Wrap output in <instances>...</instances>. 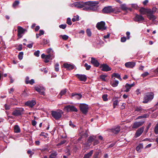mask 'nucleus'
Returning <instances> with one entry per match:
<instances>
[{
  "label": "nucleus",
  "mask_w": 158,
  "mask_h": 158,
  "mask_svg": "<svg viewBox=\"0 0 158 158\" xmlns=\"http://www.w3.org/2000/svg\"><path fill=\"white\" fill-rule=\"evenodd\" d=\"M98 1H89L84 2H76L72 4H70V6L75 7L79 8H83V10L86 11H95L98 9Z\"/></svg>",
  "instance_id": "obj_1"
},
{
  "label": "nucleus",
  "mask_w": 158,
  "mask_h": 158,
  "mask_svg": "<svg viewBox=\"0 0 158 158\" xmlns=\"http://www.w3.org/2000/svg\"><path fill=\"white\" fill-rule=\"evenodd\" d=\"M63 112L62 110H59L57 111H52L51 114L52 116L56 120L59 119L62 117Z\"/></svg>",
  "instance_id": "obj_2"
},
{
  "label": "nucleus",
  "mask_w": 158,
  "mask_h": 158,
  "mask_svg": "<svg viewBox=\"0 0 158 158\" xmlns=\"http://www.w3.org/2000/svg\"><path fill=\"white\" fill-rule=\"evenodd\" d=\"M154 95L153 93L152 92L146 94L144 97L143 102L144 103H146L151 101L153 98Z\"/></svg>",
  "instance_id": "obj_3"
},
{
  "label": "nucleus",
  "mask_w": 158,
  "mask_h": 158,
  "mask_svg": "<svg viewBox=\"0 0 158 158\" xmlns=\"http://www.w3.org/2000/svg\"><path fill=\"white\" fill-rule=\"evenodd\" d=\"M24 111V109L23 108H16L12 113V114L15 116H18L23 114Z\"/></svg>",
  "instance_id": "obj_4"
},
{
  "label": "nucleus",
  "mask_w": 158,
  "mask_h": 158,
  "mask_svg": "<svg viewBox=\"0 0 158 158\" xmlns=\"http://www.w3.org/2000/svg\"><path fill=\"white\" fill-rule=\"evenodd\" d=\"M81 111L84 114H86L88 112L89 106L88 105L84 104H81L79 106Z\"/></svg>",
  "instance_id": "obj_5"
},
{
  "label": "nucleus",
  "mask_w": 158,
  "mask_h": 158,
  "mask_svg": "<svg viewBox=\"0 0 158 158\" xmlns=\"http://www.w3.org/2000/svg\"><path fill=\"white\" fill-rule=\"evenodd\" d=\"M64 110L68 112L70 111L77 112L78 111L77 108L74 106L70 105L64 106Z\"/></svg>",
  "instance_id": "obj_6"
},
{
  "label": "nucleus",
  "mask_w": 158,
  "mask_h": 158,
  "mask_svg": "<svg viewBox=\"0 0 158 158\" xmlns=\"http://www.w3.org/2000/svg\"><path fill=\"white\" fill-rule=\"evenodd\" d=\"M35 89L40 94L45 95V89L42 86L40 85H36L35 87Z\"/></svg>",
  "instance_id": "obj_7"
},
{
  "label": "nucleus",
  "mask_w": 158,
  "mask_h": 158,
  "mask_svg": "<svg viewBox=\"0 0 158 158\" xmlns=\"http://www.w3.org/2000/svg\"><path fill=\"white\" fill-rule=\"evenodd\" d=\"M114 9L112 8L110 6H108L105 7L102 10L103 13H108L113 12L114 11Z\"/></svg>",
  "instance_id": "obj_8"
},
{
  "label": "nucleus",
  "mask_w": 158,
  "mask_h": 158,
  "mask_svg": "<svg viewBox=\"0 0 158 158\" xmlns=\"http://www.w3.org/2000/svg\"><path fill=\"white\" fill-rule=\"evenodd\" d=\"M105 23L103 21H101L98 23L96 25V27L98 30H105L106 29V27H105Z\"/></svg>",
  "instance_id": "obj_9"
},
{
  "label": "nucleus",
  "mask_w": 158,
  "mask_h": 158,
  "mask_svg": "<svg viewBox=\"0 0 158 158\" xmlns=\"http://www.w3.org/2000/svg\"><path fill=\"white\" fill-rule=\"evenodd\" d=\"M36 104L35 100H29L25 103V105L29 107L30 108H32Z\"/></svg>",
  "instance_id": "obj_10"
},
{
  "label": "nucleus",
  "mask_w": 158,
  "mask_h": 158,
  "mask_svg": "<svg viewBox=\"0 0 158 158\" xmlns=\"http://www.w3.org/2000/svg\"><path fill=\"white\" fill-rule=\"evenodd\" d=\"M26 31L25 29L20 26H18V36L19 38H21L22 37L23 34Z\"/></svg>",
  "instance_id": "obj_11"
},
{
  "label": "nucleus",
  "mask_w": 158,
  "mask_h": 158,
  "mask_svg": "<svg viewBox=\"0 0 158 158\" xmlns=\"http://www.w3.org/2000/svg\"><path fill=\"white\" fill-rule=\"evenodd\" d=\"M134 21L139 23L144 20V19L142 15L136 14L133 19Z\"/></svg>",
  "instance_id": "obj_12"
},
{
  "label": "nucleus",
  "mask_w": 158,
  "mask_h": 158,
  "mask_svg": "<svg viewBox=\"0 0 158 158\" xmlns=\"http://www.w3.org/2000/svg\"><path fill=\"white\" fill-rule=\"evenodd\" d=\"M144 129L143 127H141L138 129L136 131L135 135V138H136L139 136L143 133Z\"/></svg>",
  "instance_id": "obj_13"
},
{
  "label": "nucleus",
  "mask_w": 158,
  "mask_h": 158,
  "mask_svg": "<svg viewBox=\"0 0 158 158\" xmlns=\"http://www.w3.org/2000/svg\"><path fill=\"white\" fill-rule=\"evenodd\" d=\"M144 123V120H142L139 122H135L133 124L132 128H137L142 125Z\"/></svg>",
  "instance_id": "obj_14"
},
{
  "label": "nucleus",
  "mask_w": 158,
  "mask_h": 158,
  "mask_svg": "<svg viewBox=\"0 0 158 158\" xmlns=\"http://www.w3.org/2000/svg\"><path fill=\"white\" fill-rule=\"evenodd\" d=\"M154 13H152L151 11V9L148 12L147 14V17L150 20L152 21H154L156 19V17L155 15H153Z\"/></svg>",
  "instance_id": "obj_15"
},
{
  "label": "nucleus",
  "mask_w": 158,
  "mask_h": 158,
  "mask_svg": "<svg viewBox=\"0 0 158 158\" xmlns=\"http://www.w3.org/2000/svg\"><path fill=\"white\" fill-rule=\"evenodd\" d=\"M63 66L67 70H72L74 68V66L73 65L68 63H64L63 64Z\"/></svg>",
  "instance_id": "obj_16"
},
{
  "label": "nucleus",
  "mask_w": 158,
  "mask_h": 158,
  "mask_svg": "<svg viewBox=\"0 0 158 158\" xmlns=\"http://www.w3.org/2000/svg\"><path fill=\"white\" fill-rule=\"evenodd\" d=\"M75 76L80 81H85L86 80L87 77L85 75L76 74Z\"/></svg>",
  "instance_id": "obj_17"
},
{
  "label": "nucleus",
  "mask_w": 158,
  "mask_h": 158,
  "mask_svg": "<svg viewBox=\"0 0 158 158\" xmlns=\"http://www.w3.org/2000/svg\"><path fill=\"white\" fill-rule=\"evenodd\" d=\"M100 68L103 71H108L111 70V69L107 64H104L101 65Z\"/></svg>",
  "instance_id": "obj_18"
},
{
  "label": "nucleus",
  "mask_w": 158,
  "mask_h": 158,
  "mask_svg": "<svg viewBox=\"0 0 158 158\" xmlns=\"http://www.w3.org/2000/svg\"><path fill=\"white\" fill-rule=\"evenodd\" d=\"M150 10V9H146L143 7H142L140 9L139 11L140 13L142 15H147Z\"/></svg>",
  "instance_id": "obj_19"
},
{
  "label": "nucleus",
  "mask_w": 158,
  "mask_h": 158,
  "mask_svg": "<svg viewBox=\"0 0 158 158\" xmlns=\"http://www.w3.org/2000/svg\"><path fill=\"white\" fill-rule=\"evenodd\" d=\"M143 110L141 106H138L135 107V110L133 112V114L136 115L138 114V113H140L143 112Z\"/></svg>",
  "instance_id": "obj_20"
},
{
  "label": "nucleus",
  "mask_w": 158,
  "mask_h": 158,
  "mask_svg": "<svg viewBox=\"0 0 158 158\" xmlns=\"http://www.w3.org/2000/svg\"><path fill=\"white\" fill-rule=\"evenodd\" d=\"M101 156L102 152L100 150H98L94 153L93 157V158H100Z\"/></svg>",
  "instance_id": "obj_21"
},
{
  "label": "nucleus",
  "mask_w": 158,
  "mask_h": 158,
  "mask_svg": "<svg viewBox=\"0 0 158 158\" xmlns=\"http://www.w3.org/2000/svg\"><path fill=\"white\" fill-rule=\"evenodd\" d=\"M82 95L80 94H77L76 93H73L72 94V98L79 99L81 98Z\"/></svg>",
  "instance_id": "obj_22"
},
{
  "label": "nucleus",
  "mask_w": 158,
  "mask_h": 158,
  "mask_svg": "<svg viewBox=\"0 0 158 158\" xmlns=\"http://www.w3.org/2000/svg\"><path fill=\"white\" fill-rule=\"evenodd\" d=\"M120 130V127L118 126L115 127L111 129V131L114 134L118 133Z\"/></svg>",
  "instance_id": "obj_23"
},
{
  "label": "nucleus",
  "mask_w": 158,
  "mask_h": 158,
  "mask_svg": "<svg viewBox=\"0 0 158 158\" xmlns=\"http://www.w3.org/2000/svg\"><path fill=\"white\" fill-rule=\"evenodd\" d=\"M96 138V136H90L87 140V143L88 145H90V143L93 141H94Z\"/></svg>",
  "instance_id": "obj_24"
},
{
  "label": "nucleus",
  "mask_w": 158,
  "mask_h": 158,
  "mask_svg": "<svg viewBox=\"0 0 158 158\" xmlns=\"http://www.w3.org/2000/svg\"><path fill=\"white\" fill-rule=\"evenodd\" d=\"M134 85V83L131 84H129L128 83H127L125 86L126 89L124 90V91L126 92H128L129 91L131 88Z\"/></svg>",
  "instance_id": "obj_25"
},
{
  "label": "nucleus",
  "mask_w": 158,
  "mask_h": 158,
  "mask_svg": "<svg viewBox=\"0 0 158 158\" xmlns=\"http://www.w3.org/2000/svg\"><path fill=\"white\" fill-rule=\"evenodd\" d=\"M91 62L95 66L98 67L99 65V63L98 61L94 58H92L91 60Z\"/></svg>",
  "instance_id": "obj_26"
},
{
  "label": "nucleus",
  "mask_w": 158,
  "mask_h": 158,
  "mask_svg": "<svg viewBox=\"0 0 158 158\" xmlns=\"http://www.w3.org/2000/svg\"><path fill=\"white\" fill-rule=\"evenodd\" d=\"M126 67L128 68H133L135 65V64L133 62H128L125 64Z\"/></svg>",
  "instance_id": "obj_27"
},
{
  "label": "nucleus",
  "mask_w": 158,
  "mask_h": 158,
  "mask_svg": "<svg viewBox=\"0 0 158 158\" xmlns=\"http://www.w3.org/2000/svg\"><path fill=\"white\" fill-rule=\"evenodd\" d=\"M93 151L92 150L89 152L85 154L83 158H90L93 153Z\"/></svg>",
  "instance_id": "obj_28"
},
{
  "label": "nucleus",
  "mask_w": 158,
  "mask_h": 158,
  "mask_svg": "<svg viewBox=\"0 0 158 158\" xmlns=\"http://www.w3.org/2000/svg\"><path fill=\"white\" fill-rule=\"evenodd\" d=\"M14 132L16 133H19L20 132V129L19 126L18 125H15L14 127Z\"/></svg>",
  "instance_id": "obj_29"
},
{
  "label": "nucleus",
  "mask_w": 158,
  "mask_h": 158,
  "mask_svg": "<svg viewBox=\"0 0 158 158\" xmlns=\"http://www.w3.org/2000/svg\"><path fill=\"white\" fill-rule=\"evenodd\" d=\"M54 58V54H50L46 55L45 59H46L49 60H52Z\"/></svg>",
  "instance_id": "obj_30"
},
{
  "label": "nucleus",
  "mask_w": 158,
  "mask_h": 158,
  "mask_svg": "<svg viewBox=\"0 0 158 158\" xmlns=\"http://www.w3.org/2000/svg\"><path fill=\"white\" fill-rule=\"evenodd\" d=\"M66 92V89H64L62 90L60 93L58 95V97L59 98H61V96L65 94V93Z\"/></svg>",
  "instance_id": "obj_31"
},
{
  "label": "nucleus",
  "mask_w": 158,
  "mask_h": 158,
  "mask_svg": "<svg viewBox=\"0 0 158 158\" xmlns=\"http://www.w3.org/2000/svg\"><path fill=\"white\" fill-rule=\"evenodd\" d=\"M113 81L114 82L112 83V85L114 87L117 86L119 83L118 81L115 80V78L113 79Z\"/></svg>",
  "instance_id": "obj_32"
},
{
  "label": "nucleus",
  "mask_w": 158,
  "mask_h": 158,
  "mask_svg": "<svg viewBox=\"0 0 158 158\" xmlns=\"http://www.w3.org/2000/svg\"><path fill=\"white\" fill-rule=\"evenodd\" d=\"M57 154L56 152H54L52 153L50 155L49 158H56Z\"/></svg>",
  "instance_id": "obj_33"
},
{
  "label": "nucleus",
  "mask_w": 158,
  "mask_h": 158,
  "mask_svg": "<svg viewBox=\"0 0 158 158\" xmlns=\"http://www.w3.org/2000/svg\"><path fill=\"white\" fill-rule=\"evenodd\" d=\"M107 75L106 74H102L100 76V78L103 81H106V78L107 77Z\"/></svg>",
  "instance_id": "obj_34"
},
{
  "label": "nucleus",
  "mask_w": 158,
  "mask_h": 158,
  "mask_svg": "<svg viewBox=\"0 0 158 158\" xmlns=\"http://www.w3.org/2000/svg\"><path fill=\"white\" fill-rule=\"evenodd\" d=\"M112 78L114 77H115L120 80H122V79L120 77V75H119V74L118 73H113L112 74Z\"/></svg>",
  "instance_id": "obj_35"
},
{
  "label": "nucleus",
  "mask_w": 158,
  "mask_h": 158,
  "mask_svg": "<svg viewBox=\"0 0 158 158\" xmlns=\"http://www.w3.org/2000/svg\"><path fill=\"white\" fill-rule=\"evenodd\" d=\"M149 115L147 114H144L140 116H138L137 118L136 119H139L142 118H146L147 117H148Z\"/></svg>",
  "instance_id": "obj_36"
},
{
  "label": "nucleus",
  "mask_w": 158,
  "mask_h": 158,
  "mask_svg": "<svg viewBox=\"0 0 158 158\" xmlns=\"http://www.w3.org/2000/svg\"><path fill=\"white\" fill-rule=\"evenodd\" d=\"M121 9L123 10H127V7L125 4H122L120 5Z\"/></svg>",
  "instance_id": "obj_37"
},
{
  "label": "nucleus",
  "mask_w": 158,
  "mask_h": 158,
  "mask_svg": "<svg viewBox=\"0 0 158 158\" xmlns=\"http://www.w3.org/2000/svg\"><path fill=\"white\" fill-rule=\"evenodd\" d=\"M79 17L78 15H77L76 16H75L72 19V21L73 22H75L77 21H78L79 20Z\"/></svg>",
  "instance_id": "obj_38"
},
{
  "label": "nucleus",
  "mask_w": 158,
  "mask_h": 158,
  "mask_svg": "<svg viewBox=\"0 0 158 158\" xmlns=\"http://www.w3.org/2000/svg\"><path fill=\"white\" fill-rule=\"evenodd\" d=\"M154 131L155 134H158V123L156 125Z\"/></svg>",
  "instance_id": "obj_39"
},
{
  "label": "nucleus",
  "mask_w": 158,
  "mask_h": 158,
  "mask_svg": "<svg viewBox=\"0 0 158 158\" xmlns=\"http://www.w3.org/2000/svg\"><path fill=\"white\" fill-rule=\"evenodd\" d=\"M151 11L152 13H155L156 12H158V9L155 7H153L152 10L151 9Z\"/></svg>",
  "instance_id": "obj_40"
},
{
  "label": "nucleus",
  "mask_w": 158,
  "mask_h": 158,
  "mask_svg": "<svg viewBox=\"0 0 158 158\" xmlns=\"http://www.w3.org/2000/svg\"><path fill=\"white\" fill-rule=\"evenodd\" d=\"M35 83L34 80L33 79H31V80H27L26 81V83L27 84H30L31 85H33Z\"/></svg>",
  "instance_id": "obj_41"
},
{
  "label": "nucleus",
  "mask_w": 158,
  "mask_h": 158,
  "mask_svg": "<svg viewBox=\"0 0 158 158\" xmlns=\"http://www.w3.org/2000/svg\"><path fill=\"white\" fill-rule=\"evenodd\" d=\"M23 52H20L19 53L18 56V58L20 60H21L23 58Z\"/></svg>",
  "instance_id": "obj_42"
},
{
  "label": "nucleus",
  "mask_w": 158,
  "mask_h": 158,
  "mask_svg": "<svg viewBox=\"0 0 158 158\" xmlns=\"http://www.w3.org/2000/svg\"><path fill=\"white\" fill-rule=\"evenodd\" d=\"M46 52L48 54H52V53L53 52V51L51 48H48L47 49L46 51Z\"/></svg>",
  "instance_id": "obj_43"
},
{
  "label": "nucleus",
  "mask_w": 158,
  "mask_h": 158,
  "mask_svg": "<svg viewBox=\"0 0 158 158\" xmlns=\"http://www.w3.org/2000/svg\"><path fill=\"white\" fill-rule=\"evenodd\" d=\"M19 3V2L18 1H15L13 4V6L14 7H15L16 6H17Z\"/></svg>",
  "instance_id": "obj_44"
},
{
  "label": "nucleus",
  "mask_w": 158,
  "mask_h": 158,
  "mask_svg": "<svg viewBox=\"0 0 158 158\" xmlns=\"http://www.w3.org/2000/svg\"><path fill=\"white\" fill-rule=\"evenodd\" d=\"M149 75V73L147 72H145L143 73L141 75V76L143 78H144Z\"/></svg>",
  "instance_id": "obj_45"
},
{
  "label": "nucleus",
  "mask_w": 158,
  "mask_h": 158,
  "mask_svg": "<svg viewBox=\"0 0 158 158\" xmlns=\"http://www.w3.org/2000/svg\"><path fill=\"white\" fill-rule=\"evenodd\" d=\"M60 37H62V39L64 40H66L68 39V36L66 35H60Z\"/></svg>",
  "instance_id": "obj_46"
},
{
  "label": "nucleus",
  "mask_w": 158,
  "mask_h": 158,
  "mask_svg": "<svg viewBox=\"0 0 158 158\" xmlns=\"http://www.w3.org/2000/svg\"><path fill=\"white\" fill-rule=\"evenodd\" d=\"M59 64L58 63H56L55 65V70L56 71L58 72L59 70Z\"/></svg>",
  "instance_id": "obj_47"
},
{
  "label": "nucleus",
  "mask_w": 158,
  "mask_h": 158,
  "mask_svg": "<svg viewBox=\"0 0 158 158\" xmlns=\"http://www.w3.org/2000/svg\"><path fill=\"white\" fill-rule=\"evenodd\" d=\"M102 98L104 101H106L108 100L107 95V94H104L102 96Z\"/></svg>",
  "instance_id": "obj_48"
},
{
  "label": "nucleus",
  "mask_w": 158,
  "mask_h": 158,
  "mask_svg": "<svg viewBox=\"0 0 158 158\" xmlns=\"http://www.w3.org/2000/svg\"><path fill=\"white\" fill-rule=\"evenodd\" d=\"M84 66L86 67V69L87 70H89L91 67L90 65H88L87 63H85L84 64Z\"/></svg>",
  "instance_id": "obj_49"
},
{
  "label": "nucleus",
  "mask_w": 158,
  "mask_h": 158,
  "mask_svg": "<svg viewBox=\"0 0 158 158\" xmlns=\"http://www.w3.org/2000/svg\"><path fill=\"white\" fill-rule=\"evenodd\" d=\"M132 7L135 9H137L138 8V5L136 4H131Z\"/></svg>",
  "instance_id": "obj_50"
},
{
  "label": "nucleus",
  "mask_w": 158,
  "mask_h": 158,
  "mask_svg": "<svg viewBox=\"0 0 158 158\" xmlns=\"http://www.w3.org/2000/svg\"><path fill=\"white\" fill-rule=\"evenodd\" d=\"M118 101L117 100H115L113 102V106L114 108H115V107L118 105Z\"/></svg>",
  "instance_id": "obj_51"
},
{
  "label": "nucleus",
  "mask_w": 158,
  "mask_h": 158,
  "mask_svg": "<svg viewBox=\"0 0 158 158\" xmlns=\"http://www.w3.org/2000/svg\"><path fill=\"white\" fill-rule=\"evenodd\" d=\"M86 33L89 36H90L91 35V32L89 29H87L86 30Z\"/></svg>",
  "instance_id": "obj_52"
},
{
  "label": "nucleus",
  "mask_w": 158,
  "mask_h": 158,
  "mask_svg": "<svg viewBox=\"0 0 158 158\" xmlns=\"http://www.w3.org/2000/svg\"><path fill=\"white\" fill-rule=\"evenodd\" d=\"M67 23L69 25H71L72 23L71 21V20L70 18H68L67 19Z\"/></svg>",
  "instance_id": "obj_53"
},
{
  "label": "nucleus",
  "mask_w": 158,
  "mask_h": 158,
  "mask_svg": "<svg viewBox=\"0 0 158 158\" xmlns=\"http://www.w3.org/2000/svg\"><path fill=\"white\" fill-rule=\"evenodd\" d=\"M40 51L39 50H37L34 53V55L35 56L37 57H39V54Z\"/></svg>",
  "instance_id": "obj_54"
},
{
  "label": "nucleus",
  "mask_w": 158,
  "mask_h": 158,
  "mask_svg": "<svg viewBox=\"0 0 158 158\" xmlns=\"http://www.w3.org/2000/svg\"><path fill=\"white\" fill-rule=\"evenodd\" d=\"M59 27L60 28L64 29L66 27V25L65 24H61L60 25Z\"/></svg>",
  "instance_id": "obj_55"
},
{
  "label": "nucleus",
  "mask_w": 158,
  "mask_h": 158,
  "mask_svg": "<svg viewBox=\"0 0 158 158\" xmlns=\"http://www.w3.org/2000/svg\"><path fill=\"white\" fill-rule=\"evenodd\" d=\"M69 126L73 128H74L76 127V126L74 125L71 121H69Z\"/></svg>",
  "instance_id": "obj_56"
},
{
  "label": "nucleus",
  "mask_w": 158,
  "mask_h": 158,
  "mask_svg": "<svg viewBox=\"0 0 158 158\" xmlns=\"http://www.w3.org/2000/svg\"><path fill=\"white\" fill-rule=\"evenodd\" d=\"M17 49L18 51H21L22 49V44H19Z\"/></svg>",
  "instance_id": "obj_57"
},
{
  "label": "nucleus",
  "mask_w": 158,
  "mask_h": 158,
  "mask_svg": "<svg viewBox=\"0 0 158 158\" xmlns=\"http://www.w3.org/2000/svg\"><path fill=\"white\" fill-rule=\"evenodd\" d=\"M126 34L127 36V39L129 40L130 38V32L129 31H127L126 32Z\"/></svg>",
  "instance_id": "obj_58"
},
{
  "label": "nucleus",
  "mask_w": 158,
  "mask_h": 158,
  "mask_svg": "<svg viewBox=\"0 0 158 158\" xmlns=\"http://www.w3.org/2000/svg\"><path fill=\"white\" fill-rule=\"evenodd\" d=\"M143 146L142 143H140L136 147V148H143Z\"/></svg>",
  "instance_id": "obj_59"
},
{
  "label": "nucleus",
  "mask_w": 158,
  "mask_h": 158,
  "mask_svg": "<svg viewBox=\"0 0 158 158\" xmlns=\"http://www.w3.org/2000/svg\"><path fill=\"white\" fill-rule=\"evenodd\" d=\"M126 40V38L125 37H121V41L122 42H124Z\"/></svg>",
  "instance_id": "obj_60"
},
{
  "label": "nucleus",
  "mask_w": 158,
  "mask_h": 158,
  "mask_svg": "<svg viewBox=\"0 0 158 158\" xmlns=\"http://www.w3.org/2000/svg\"><path fill=\"white\" fill-rule=\"evenodd\" d=\"M99 143L98 141L96 139L94 141V145L95 146L98 144Z\"/></svg>",
  "instance_id": "obj_61"
},
{
  "label": "nucleus",
  "mask_w": 158,
  "mask_h": 158,
  "mask_svg": "<svg viewBox=\"0 0 158 158\" xmlns=\"http://www.w3.org/2000/svg\"><path fill=\"white\" fill-rule=\"evenodd\" d=\"M66 142V141L65 140H63L61 141L60 143L58 144V145H61L62 144H64Z\"/></svg>",
  "instance_id": "obj_62"
},
{
  "label": "nucleus",
  "mask_w": 158,
  "mask_h": 158,
  "mask_svg": "<svg viewBox=\"0 0 158 158\" xmlns=\"http://www.w3.org/2000/svg\"><path fill=\"white\" fill-rule=\"evenodd\" d=\"M5 109L6 110H9L10 108V106L9 105H7V104L5 105Z\"/></svg>",
  "instance_id": "obj_63"
},
{
  "label": "nucleus",
  "mask_w": 158,
  "mask_h": 158,
  "mask_svg": "<svg viewBox=\"0 0 158 158\" xmlns=\"http://www.w3.org/2000/svg\"><path fill=\"white\" fill-rule=\"evenodd\" d=\"M140 90L139 89H137L135 91V93L137 95H139L141 94L140 92Z\"/></svg>",
  "instance_id": "obj_64"
}]
</instances>
